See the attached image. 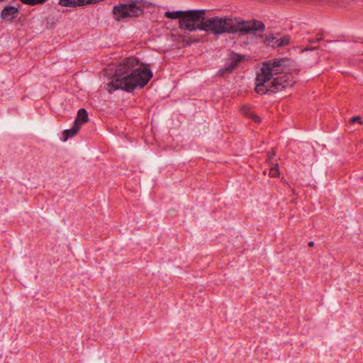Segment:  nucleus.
Segmentation results:
<instances>
[{
	"label": "nucleus",
	"mask_w": 363,
	"mask_h": 363,
	"mask_svg": "<svg viewBox=\"0 0 363 363\" xmlns=\"http://www.w3.org/2000/svg\"><path fill=\"white\" fill-rule=\"evenodd\" d=\"M285 59H274L264 62L257 73L255 91L259 94L280 91L291 87L295 83L291 74L288 72Z\"/></svg>",
	"instance_id": "f257e3e1"
},
{
	"label": "nucleus",
	"mask_w": 363,
	"mask_h": 363,
	"mask_svg": "<svg viewBox=\"0 0 363 363\" xmlns=\"http://www.w3.org/2000/svg\"><path fill=\"white\" fill-rule=\"evenodd\" d=\"M138 61L126 58L116 69L112 81L107 84L109 91L123 89L132 91L137 87L145 86L152 77L148 69L135 68Z\"/></svg>",
	"instance_id": "f03ea898"
},
{
	"label": "nucleus",
	"mask_w": 363,
	"mask_h": 363,
	"mask_svg": "<svg viewBox=\"0 0 363 363\" xmlns=\"http://www.w3.org/2000/svg\"><path fill=\"white\" fill-rule=\"evenodd\" d=\"M202 30L211 31L214 34L224 33L242 34L255 33L257 31L262 32L264 30V24L259 21H249L235 22L231 18L213 17L203 21Z\"/></svg>",
	"instance_id": "7ed1b4c3"
},
{
	"label": "nucleus",
	"mask_w": 363,
	"mask_h": 363,
	"mask_svg": "<svg viewBox=\"0 0 363 363\" xmlns=\"http://www.w3.org/2000/svg\"><path fill=\"white\" fill-rule=\"evenodd\" d=\"M144 7L140 2L119 4L113 8V17L116 21L126 18L138 17L143 13Z\"/></svg>",
	"instance_id": "20e7f679"
},
{
	"label": "nucleus",
	"mask_w": 363,
	"mask_h": 363,
	"mask_svg": "<svg viewBox=\"0 0 363 363\" xmlns=\"http://www.w3.org/2000/svg\"><path fill=\"white\" fill-rule=\"evenodd\" d=\"M205 10H193L184 12V16L179 21V26L182 29L189 31L197 29L202 30L203 21L204 18Z\"/></svg>",
	"instance_id": "39448f33"
},
{
	"label": "nucleus",
	"mask_w": 363,
	"mask_h": 363,
	"mask_svg": "<svg viewBox=\"0 0 363 363\" xmlns=\"http://www.w3.org/2000/svg\"><path fill=\"white\" fill-rule=\"evenodd\" d=\"M245 59V55L232 52L225 60L224 67L219 69L218 74L223 76L226 73H231Z\"/></svg>",
	"instance_id": "423d86ee"
},
{
	"label": "nucleus",
	"mask_w": 363,
	"mask_h": 363,
	"mask_svg": "<svg viewBox=\"0 0 363 363\" xmlns=\"http://www.w3.org/2000/svg\"><path fill=\"white\" fill-rule=\"evenodd\" d=\"M88 116L89 115H77L74 121L73 126L62 132V135L60 138L62 142H66L68 139L76 135L82 125L89 121V119Z\"/></svg>",
	"instance_id": "0eeeda50"
},
{
	"label": "nucleus",
	"mask_w": 363,
	"mask_h": 363,
	"mask_svg": "<svg viewBox=\"0 0 363 363\" xmlns=\"http://www.w3.org/2000/svg\"><path fill=\"white\" fill-rule=\"evenodd\" d=\"M99 0H59V5L65 7H77L94 4Z\"/></svg>",
	"instance_id": "6e6552de"
},
{
	"label": "nucleus",
	"mask_w": 363,
	"mask_h": 363,
	"mask_svg": "<svg viewBox=\"0 0 363 363\" xmlns=\"http://www.w3.org/2000/svg\"><path fill=\"white\" fill-rule=\"evenodd\" d=\"M19 11L18 8L9 6L5 7L1 13V17L4 21H11L18 17Z\"/></svg>",
	"instance_id": "1a4fd4ad"
},
{
	"label": "nucleus",
	"mask_w": 363,
	"mask_h": 363,
	"mask_svg": "<svg viewBox=\"0 0 363 363\" xmlns=\"http://www.w3.org/2000/svg\"><path fill=\"white\" fill-rule=\"evenodd\" d=\"M164 16L168 18H171V19L179 18V20H182L184 16V12L181 11H173V12L167 11L164 13Z\"/></svg>",
	"instance_id": "9d476101"
},
{
	"label": "nucleus",
	"mask_w": 363,
	"mask_h": 363,
	"mask_svg": "<svg viewBox=\"0 0 363 363\" xmlns=\"http://www.w3.org/2000/svg\"><path fill=\"white\" fill-rule=\"evenodd\" d=\"M290 38L288 35H284L282 37L278 36V40H276L277 43L275 48H280L287 45L289 43Z\"/></svg>",
	"instance_id": "9b49d317"
},
{
	"label": "nucleus",
	"mask_w": 363,
	"mask_h": 363,
	"mask_svg": "<svg viewBox=\"0 0 363 363\" xmlns=\"http://www.w3.org/2000/svg\"><path fill=\"white\" fill-rule=\"evenodd\" d=\"M276 40H278V35L271 34L266 37V41L269 45L275 48Z\"/></svg>",
	"instance_id": "f8f14e48"
},
{
	"label": "nucleus",
	"mask_w": 363,
	"mask_h": 363,
	"mask_svg": "<svg viewBox=\"0 0 363 363\" xmlns=\"http://www.w3.org/2000/svg\"><path fill=\"white\" fill-rule=\"evenodd\" d=\"M21 3L27 5L35 6L42 4L48 0H20Z\"/></svg>",
	"instance_id": "ddd939ff"
},
{
	"label": "nucleus",
	"mask_w": 363,
	"mask_h": 363,
	"mask_svg": "<svg viewBox=\"0 0 363 363\" xmlns=\"http://www.w3.org/2000/svg\"><path fill=\"white\" fill-rule=\"evenodd\" d=\"M279 174L278 164H276L274 167H272L269 169V175L271 177H277Z\"/></svg>",
	"instance_id": "4468645a"
},
{
	"label": "nucleus",
	"mask_w": 363,
	"mask_h": 363,
	"mask_svg": "<svg viewBox=\"0 0 363 363\" xmlns=\"http://www.w3.org/2000/svg\"><path fill=\"white\" fill-rule=\"evenodd\" d=\"M350 123L353 124L355 122H359L360 124H362L361 118L359 116H354L350 119Z\"/></svg>",
	"instance_id": "2eb2a0df"
},
{
	"label": "nucleus",
	"mask_w": 363,
	"mask_h": 363,
	"mask_svg": "<svg viewBox=\"0 0 363 363\" xmlns=\"http://www.w3.org/2000/svg\"><path fill=\"white\" fill-rule=\"evenodd\" d=\"M242 110V113H251L250 107L249 106H243Z\"/></svg>",
	"instance_id": "dca6fc26"
},
{
	"label": "nucleus",
	"mask_w": 363,
	"mask_h": 363,
	"mask_svg": "<svg viewBox=\"0 0 363 363\" xmlns=\"http://www.w3.org/2000/svg\"><path fill=\"white\" fill-rule=\"evenodd\" d=\"M252 116V119L256 122L259 123L261 121V118L259 115H250Z\"/></svg>",
	"instance_id": "f3484780"
},
{
	"label": "nucleus",
	"mask_w": 363,
	"mask_h": 363,
	"mask_svg": "<svg viewBox=\"0 0 363 363\" xmlns=\"http://www.w3.org/2000/svg\"><path fill=\"white\" fill-rule=\"evenodd\" d=\"M276 155V152L274 150H272V151L269 152H268V157H269V159L271 160Z\"/></svg>",
	"instance_id": "a211bd4d"
},
{
	"label": "nucleus",
	"mask_w": 363,
	"mask_h": 363,
	"mask_svg": "<svg viewBox=\"0 0 363 363\" xmlns=\"http://www.w3.org/2000/svg\"><path fill=\"white\" fill-rule=\"evenodd\" d=\"M77 113H87L85 108H80L78 110Z\"/></svg>",
	"instance_id": "6ab92c4d"
},
{
	"label": "nucleus",
	"mask_w": 363,
	"mask_h": 363,
	"mask_svg": "<svg viewBox=\"0 0 363 363\" xmlns=\"http://www.w3.org/2000/svg\"><path fill=\"white\" fill-rule=\"evenodd\" d=\"M314 245V242L313 241H311L308 242V246L313 247Z\"/></svg>",
	"instance_id": "aec40b11"
}]
</instances>
